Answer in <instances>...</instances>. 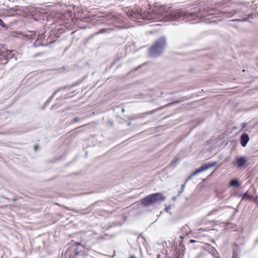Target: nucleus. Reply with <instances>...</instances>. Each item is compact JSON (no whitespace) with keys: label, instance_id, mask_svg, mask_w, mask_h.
Segmentation results:
<instances>
[{"label":"nucleus","instance_id":"nucleus-1","mask_svg":"<svg viewBox=\"0 0 258 258\" xmlns=\"http://www.w3.org/2000/svg\"><path fill=\"white\" fill-rule=\"evenodd\" d=\"M231 2L232 4L234 2L232 0L230 1L224 0L221 3L217 4V8H211L205 6L199 9L197 13L188 12L184 10H176L175 11L167 12L164 7L149 12L145 15L141 13L140 8H138L136 11L131 10V20L140 22L139 20L145 19L147 20L163 21L165 22L171 21L173 22L174 25H178L183 22L191 21L192 23L200 22L204 18L208 16L215 15H221V16L225 17H231L235 14L240 16L241 11L239 9H233L231 11L219 9L220 7L226 5Z\"/></svg>","mask_w":258,"mask_h":258},{"label":"nucleus","instance_id":"nucleus-2","mask_svg":"<svg viewBox=\"0 0 258 258\" xmlns=\"http://www.w3.org/2000/svg\"><path fill=\"white\" fill-rule=\"evenodd\" d=\"M70 26V23L63 22L50 30L48 33V35H47L46 36L47 38L45 43H47V46L55 42L59 37L60 35L63 33Z\"/></svg>","mask_w":258,"mask_h":258},{"label":"nucleus","instance_id":"nucleus-3","mask_svg":"<svg viewBox=\"0 0 258 258\" xmlns=\"http://www.w3.org/2000/svg\"><path fill=\"white\" fill-rule=\"evenodd\" d=\"M167 44V39L162 36L156 40L153 44L149 49V55L151 57H156L160 55L164 51Z\"/></svg>","mask_w":258,"mask_h":258},{"label":"nucleus","instance_id":"nucleus-4","mask_svg":"<svg viewBox=\"0 0 258 258\" xmlns=\"http://www.w3.org/2000/svg\"><path fill=\"white\" fill-rule=\"evenodd\" d=\"M165 199V197L162 193L155 192L142 199L141 203L143 206L147 207L156 204H159Z\"/></svg>","mask_w":258,"mask_h":258},{"label":"nucleus","instance_id":"nucleus-5","mask_svg":"<svg viewBox=\"0 0 258 258\" xmlns=\"http://www.w3.org/2000/svg\"><path fill=\"white\" fill-rule=\"evenodd\" d=\"M217 164L216 161L211 162L202 164L199 168H197L191 173V176H195L197 174L203 172L210 168L214 167Z\"/></svg>","mask_w":258,"mask_h":258},{"label":"nucleus","instance_id":"nucleus-6","mask_svg":"<svg viewBox=\"0 0 258 258\" xmlns=\"http://www.w3.org/2000/svg\"><path fill=\"white\" fill-rule=\"evenodd\" d=\"M217 164L216 161L211 162L202 164L199 168H197L191 173V176H195L197 174L203 172L210 168L214 167Z\"/></svg>","mask_w":258,"mask_h":258},{"label":"nucleus","instance_id":"nucleus-7","mask_svg":"<svg viewBox=\"0 0 258 258\" xmlns=\"http://www.w3.org/2000/svg\"><path fill=\"white\" fill-rule=\"evenodd\" d=\"M180 240L179 241V247L176 248L175 258H182L185 251V247L183 243V236H180Z\"/></svg>","mask_w":258,"mask_h":258},{"label":"nucleus","instance_id":"nucleus-8","mask_svg":"<svg viewBox=\"0 0 258 258\" xmlns=\"http://www.w3.org/2000/svg\"><path fill=\"white\" fill-rule=\"evenodd\" d=\"M247 162V159L245 156H237L235 158L234 164L237 168H242Z\"/></svg>","mask_w":258,"mask_h":258},{"label":"nucleus","instance_id":"nucleus-9","mask_svg":"<svg viewBox=\"0 0 258 258\" xmlns=\"http://www.w3.org/2000/svg\"><path fill=\"white\" fill-rule=\"evenodd\" d=\"M249 141L248 135L246 133L242 134L240 137V143L242 147H245Z\"/></svg>","mask_w":258,"mask_h":258},{"label":"nucleus","instance_id":"nucleus-10","mask_svg":"<svg viewBox=\"0 0 258 258\" xmlns=\"http://www.w3.org/2000/svg\"><path fill=\"white\" fill-rule=\"evenodd\" d=\"M241 251V246L237 244L236 243L234 244L233 251H232V258H239L240 253Z\"/></svg>","mask_w":258,"mask_h":258},{"label":"nucleus","instance_id":"nucleus-11","mask_svg":"<svg viewBox=\"0 0 258 258\" xmlns=\"http://www.w3.org/2000/svg\"><path fill=\"white\" fill-rule=\"evenodd\" d=\"M78 84H74L71 86H64V87H61V88H58L56 91H55L49 97V99L50 100H51L54 97V96L56 95V94L59 91H60V90H64V89H68V90H70L71 89V88H72L73 87L77 86Z\"/></svg>","mask_w":258,"mask_h":258},{"label":"nucleus","instance_id":"nucleus-12","mask_svg":"<svg viewBox=\"0 0 258 258\" xmlns=\"http://www.w3.org/2000/svg\"><path fill=\"white\" fill-rule=\"evenodd\" d=\"M241 185V182L237 178H232L229 182V185L231 187H239Z\"/></svg>","mask_w":258,"mask_h":258},{"label":"nucleus","instance_id":"nucleus-13","mask_svg":"<svg viewBox=\"0 0 258 258\" xmlns=\"http://www.w3.org/2000/svg\"><path fill=\"white\" fill-rule=\"evenodd\" d=\"M33 45L34 47H38L39 46H47V43L44 42L43 41H40L37 40V39L35 40V41L33 43Z\"/></svg>","mask_w":258,"mask_h":258},{"label":"nucleus","instance_id":"nucleus-14","mask_svg":"<svg viewBox=\"0 0 258 258\" xmlns=\"http://www.w3.org/2000/svg\"><path fill=\"white\" fill-rule=\"evenodd\" d=\"M45 33H46V32ZM46 36H47V34H46L45 33L39 34L38 35L37 39V40H38V41H39V42L43 41L44 42H45L46 40L45 37H46Z\"/></svg>","mask_w":258,"mask_h":258},{"label":"nucleus","instance_id":"nucleus-15","mask_svg":"<svg viewBox=\"0 0 258 258\" xmlns=\"http://www.w3.org/2000/svg\"><path fill=\"white\" fill-rule=\"evenodd\" d=\"M35 33L34 32L29 31L25 35V36L28 38V39H34L35 38Z\"/></svg>","mask_w":258,"mask_h":258},{"label":"nucleus","instance_id":"nucleus-16","mask_svg":"<svg viewBox=\"0 0 258 258\" xmlns=\"http://www.w3.org/2000/svg\"><path fill=\"white\" fill-rule=\"evenodd\" d=\"M252 199V196L249 194L247 192H244L242 196V200H251Z\"/></svg>","mask_w":258,"mask_h":258},{"label":"nucleus","instance_id":"nucleus-17","mask_svg":"<svg viewBox=\"0 0 258 258\" xmlns=\"http://www.w3.org/2000/svg\"><path fill=\"white\" fill-rule=\"evenodd\" d=\"M80 255H81L80 252L78 251L77 249H75L74 255L71 254L70 258H78V257Z\"/></svg>","mask_w":258,"mask_h":258},{"label":"nucleus","instance_id":"nucleus-18","mask_svg":"<svg viewBox=\"0 0 258 258\" xmlns=\"http://www.w3.org/2000/svg\"><path fill=\"white\" fill-rule=\"evenodd\" d=\"M13 57V55L11 54H9L7 55H4L3 57V59L5 61V63H7L8 61L9 58H12Z\"/></svg>","mask_w":258,"mask_h":258},{"label":"nucleus","instance_id":"nucleus-19","mask_svg":"<svg viewBox=\"0 0 258 258\" xmlns=\"http://www.w3.org/2000/svg\"><path fill=\"white\" fill-rule=\"evenodd\" d=\"M213 248V251L211 252V254L215 258H220L219 256H217V254H218V252L215 248L214 247H212Z\"/></svg>","mask_w":258,"mask_h":258},{"label":"nucleus","instance_id":"nucleus-20","mask_svg":"<svg viewBox=\"0 0 258 258\" xmlns=\"http://www.w3.org/2000/svg\"><path fill=\"white\" fill-rule=\"evenodd\" d=\"M178 162V159H174L172 162L171 163H170V164L172 166H173L174 167H175L177 163Z\"/></svg>","mask_w":258,"mask_h":258},{"label":"nucleus","instance_id":"nucleus-21","mask_svg":"<svg viewBox=\"0 0 258 258\" xmlns=\"http://www.w3.org/2000/svg\"><path fill=\"white\" fill-rule=\"evenodd\" d=\"M186 183H184L183 184L181 185V189L178 191V196H180V195L182 193V192L184 191V188L185 186Z\"/></svg>","mask_w":258,"mask_h":258},{"label":"nucleus","instance_id":"nucleus-22","mask_svg":"<svg viewBox=\"0 0 258 258\" xmlns=\"http://www.w3.org/2000/svg\"><path fill=\"white\" fill-rule=\"evenodd\" d=\"M110 30V29H104V28H103V29H101L99 31L96 33V34H100V33H105L107 31H108Z\"/></svg>","mask_w":258,"mask_h":258},{"label":"nucleus","instance_id":"nucleus-23","mask_svg":"<svg viewBox=\"0 0 258 258\" xmlns=\"http://www.w3.org/2000/svg\"><path fill=\"white\" fill-rule=\"evenodd\" d=\"M217 211V209H214V210H212L211 211H210L208 213V216H209L212 215L214 214Z\"/></svg>","mask_w":258,"mask_h":258},{"label":"nucleus","instance_id":"nucleus-24","mask_svg":"<svg viewBox=\"0 0 258 258\" xmlns=\"http://www.w3.org/2000/svg\"><path fill=\"white\" fill-rule=\"evenodd\" d=\"M246 126V123L242 122L240 124L241 130L244 128Z\"/></svg>","mask_w":258,"mask_h":258},{"label":"nucleus","instance_id":"nucleus-25","mask_svg":"<svg viewBox=\"0 0 258 258\" xmlns=\"http://www.w3.org/2000/svg\"><path fill=\"white\" fill-rule=\"evenodd\" d=\"M80 119L79 117H77V116L75 117L73 119V122L72 123L78 122L80 120Z\"/></svg>","mask_w":258,"mask_h":258},{"label":"nucleus","instance_id":"nucleus-26","mask_svg":"<svg viewBox=\"0 0 258 258\" xmlns=\"http://www.w3.org/2000/svg\"><path fill=\"white\" fill-rule=\"evenodd\" d=\"M194 176H191V174L189 176H188V177L186 178V179L185 180L184 183H185L186 184L187 182L190 179Z\"/></svg>","mask_w":258,"mask_h":258},{"label":"nucleus","instance_id":"nucleus-27","mask_svg":"<svg viewBox=\"0 0 258 258\" xmlns=\"http://www.w3.org/2000/svg\"><path fill=\"white\" fill-rule=\"evenodd\" d=\"M0 26L4 27H5V24L4 23V22H3V21L2 20V19H0Z\"/></svg>","mask_w":258,"mask_h":258},{"label":"nucleus","instance_id":"nucleus-28","mask_svg":"<svg viewBox=\"0 0 258 258\" xmlns=\"http://www.w3.org/2000/svg\"><path fill=\"white\" fill-rule=\"evenodd\" d=\"M171 209V207L170 206L166 207L165 209L166 212H168Z\"/></svg>","mask_w":258,"mask_h":258},{"label":"nucleus","instance_id":"nucleus-29","mask_svg":"<svg viewBox=\"0 0 258 258\" xmlns=\"http://www.w3.org/2000/svg\"><path fill=\"white\" fill-rule=\"evenodd\" d=\"M247 19L245 18V19H237L236 20V21H245Z\"/></svg>","mask_w":258,"mask_h":258},{"label":"nucleus","instance_id":"nucleus-30","mask_svg":"<svg viewBox=\"0 0 258 258\" xmlns=\"http://www.w3.org/2000/svg\"><path fill=\"white\" fill-rule=\"evenodd\" d=\"M51 100H50L49 99H47V100L45 102V105H47V104H48Z\"/></svg>","mask_w":258,"mask_h":258},{"label":"nucleus","instance_id":"nucleus-31","mask_svg":"<svg viewBox=\"0 0 258 258\" xmlns=\"http://www.w3.org/2000/svg\"><path fill=\"white\" fill-rule=\"evenodd\" d=\"M196 242V240H194V239H190L189 240V242L191 243H194V242Z\"/></svg>","mask_w":258,"mask_h":258},{"label":"nucleus","instance_id":"nucleus-32","mask_svg":"<svg viewBox=\"0 0 258 258\" xmlns=\"http://www.w3.org/2000/svg\"><path fill=\"white\" fill-rule=\"evenodd\" d=\"M38 147L37 146V145H35L34 147V149L35 151H36L37 150V149H38Z\"/></svg>","mask_w":258,"mask_h":258},{"label":"nucleus","instance_id":"nucleus-33","mask_svg":"<svg viewBox=\"0 0 258 258\" xmlns=\"http://www.w3.org/2000/svg\"><path fill=\"white\" fill-rule=\"evenodd\" d=\"M56 105H52L51 106V109H55V107H56Z\"/></svg>","mask_w":258,"mask_h":258},{"label":"nucleus","instance_id":"nucleus-34","mask_svg":"<svg viewBox=\"0 0 258 258\" xmlns=\"http://www.w3.org/2000/svg\"><path fill=\"white\" fill-rule=\"evenodd\" d=\"M17 199L16 198H14L12 200V201L13 202H15L16 201H17Z\"/></svg>","mask_w":258,"mask_h":258},{"label":"nucleus","instance_id":"nucleus-35","mask_svg":"<svg viewBox=\"0 0 258 258\" xmlns=\"http://www.w3.org/2000/svg\"><path fill=\"white\" fill-rule=\"evenodd\" d=\"M131 124H132V122H129L128 123H127V126H130Z\"/></svg>","mask_w":258,"mask_h":258},{"label":"nucleus","instance_id":"nucleus-36","mask_svg":"<svg viewBox=\"0 0 258 258\" xmlns=\"http://www.w3.org/2000/svg\"><path fill=\"white\" fill-rule=\"evenodd\" d=\"M140 67H141V66H139V67L138 68H136L134 71L137 70L138 68H139Z\"/></svg>","mask_w":258,"mask_h":258},{"label":"nucleus","instance_id":"nucleus-37","mask_svg":"<svg viewBox=\"0 0 258 258\" xmlns=\"http://www.w3.org/2000/svg\"><path fill=\"white\" fill-rule=\"evenodd\" d=\"M130 258H137V257L135 256H134V255H132V256H131Z\"/></svg>","mask_w":258,"mask_h":258},{"label":"nucleus","instance_id":"nucleus-38","mask_svg":"<svg viewBox=\"0 0 258 258\" xmlns=\"http://www.w3.org/2000/svg\"><path fill=\"white\" fill-rule=\"evenodd\" d=\"M122 111L123 112L125 111V109L123 108H122Z\"/></svg>","mask_w":258,"mask_h":258},{"label":"nucleus","instance_id":"nucleus-39","mask_svg":"<svg viewBox=\"0 0 258 258\" xmlns=\"http://www.w3.org/2000/svg\"><path fill=\"white\" fill-rule=\"evenodd\" d=\"M68 98V97H63V98H62L61 99H66V98Z\"/></svg>","mask_w":258,"mask_h":258},{"label":"nucleus","instance_id":"nucleus-40","mask_svg":"<svg viewBox=\"0 0 258 258\" xmlns=\"http://www.w3.org/2000/svg\"><path fill=\"white\" fill-rule=\"evenodd\" d=\"M114 63H115V62H113V63H112V65H113Z\"/></svg>","mask_w":258,"mask_h":258},{"label":"nucleus","instance_id":"nucleus-41","mask_svg":"<svg viewBox=\"0 0 258 258\" xmlns=\"http://www.w3.org/2000/svg\"><path fill=\"white\" fill-rule=\"evenodd\" d=\"M114 63H115V62H113V63H112V65H113Z\"/></svg>","mask_w":258,"mask_h":258},{"label":"nucleus","instance_id":"nucleus-42","mask_svg":"<svg viewBox=\"0 0 258 258\" xmlns=\"http://www.w3.org/2000/svg\"><path fill=\"white\" fill-rule=\"evenodd\" d=\"M114 63H115V62H113V63H112V65H113Z\"/></svg>","mask_w":258,"mask_h":258},{"label":"nucleus","instance_id":"nucleus-43","mask_svg":"<svg viewBox=\"0 0 258 258\" xmlns=\"http://www.w3.org/2000/svg\"><path fill=\"white\" fill-rule=\"evenodd\" d=\"M173 200H175V197H173Z\"/></svg>","mask_w":258,"mask_h":258},{"label":"nucleus","instance_id":"nucleus-44","mask_svg":"<svg viewBox=\"0 0 258 258\" xmlns=\"http://www.w3.org/2000/svg\"><path fill=\"white\" fill-rule=\"evenodd\" d=\"M257 205H258V201L257 202Z\"/></svg>","mask_w":258,"mask_h":258},{"label":"nucleus","instance_id":"nucleus-45","mask_svg":"<svg viewBox=\"0 0 258 258\" xmlns=\"http://www.w3.org/2000/svg\"><path fill=\"white\" fill-rule=\"evenodd\" d=\"M196 258H199V257H196Z\"/></svg>","mask_w":258,"mask_h":258}]
</instances>
